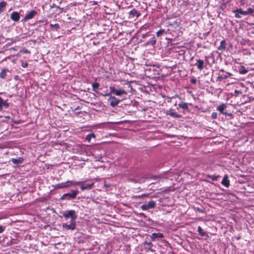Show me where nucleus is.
<instances>
[{"label":"nucleus","instance_id":"obj_1","mask_svg":"<svg viewBox=\"0 0 254 254\" xmlns=\"http://www.w3.org/2000/svg\"><path fill=\"white\" fill-rule=\"evenodd\" d=\"M62 215L66 220H67L69 218H71L70 220H76L77 218L75 211L73 210L64 212L62 213Z\"/></svg>","mask_w":254,"mask_h":254},{"label":"nucleus","instance_id":"obj_2","mask_svg":"<svg viewBox=\"0 0 254 254\" xmlns=\"http://www.w3.org/2000/svg\"><path fill=\"white\" fill-rule=\"evenodd\" d=\"M78 193V191L77 190H71L70 193H64L62 195L61 199H66L69 200L71 199H74L77 194Z\"/></svg>","mask_w":254,"mask_h":254},{"label":"nucleus","instance_id":"obj_3","mask_svg":"<svg viewBox=\"0 0 254 254\" xmlns=\"http://www.w3.org/2000/svg\"><path fill=\"white\" fill-rule=\"evenodd\" d=\"M62 227L64 229L68 230H73L76 228V220H70V224L64 223L62 224Z\"/></svg>","mask_w":254,"mask_h":254},{"label":"nucleus","instance_id":"obj_4","mask_svg":"<svg viewBox=\"0 0 254 254\" xmlns=\"http://www.w3.org/2000/svg\"><path fill=\"white\" fill-rule=\"evenodd\" d=\"M110 89L111 93L115 94L117 96L126 95L127 94V92L122 88L116 89L114 87L111 86Z\"/></svg>","mask_w":254,"mask_h":254},{"label":"nucleus","instance_id":"obj_5","mask_svg":"<svg viewBox=\"0 0 254 254\" xmlns=\"http://www.w3.org/2000/svg\"><path fill=\"white\" fill-rule=\"evenodd\" d=\"M156 205V203L153 200H150L147 204L142 205L140 206L141 209L142 210H147L149 209L153 208Z\"/></svg>","mask_w":254,"mask_h":254},{"label":"nucleus","instance_id":"obj_6","mask_svg":"<svg viewBox=\"0 0 254 254\" xmlns=\"http://www.w3.org/2000/svg\"><path fill=\"white\" fill-rule=\"evenodd\" d=\"M37 14V12L36 10H32L29 12L28 13L26 14L24 20L25 21H28L30 19H32L36 14Z\"/></svg>","mask_w":254,"mask_h":254},{"label":"nucleus","instance_id":"obj_7","mask_svg":"<svg viewBox=\"0 0 254 254\" xmlns=\"http://www.w3.org/2000/svg\"><path fill=\"white\" fill-rule=\"evenodd\" d=\"M108 101L110 102V105L113 107L117 106L120 102V100L114 96H111Z\"/></svg>","mask_w":254,"mask_h":254},{"label":"nucleus","instance_id":"obj_8","mask_svg":"<svg viewBox=\"0 0 254 254\" xmlns=\"http://www.w3.org/2000/svg\"><path fill=\"white\" fill-rule=\"evenodd\" d=\"M227 105L225 104H222L217 108V110L219 111L221 114L225 115H231V114H228L226 112H224V110L226 108Z\"/></svg>","mask_w":254,"mask_h":254},{"label":"nucleus","instance_id":"obj_9","mask_svg":"<svg viewBox=\"0 0 254 254\" xmlns=\"http://www.w3.org/2000/svg\"><path fill=\"white\" fill-rule=\"evenodd\" d=\"M10 18L14 21H18L20 19V14L17 11H13L10 15Z\"/></svg>","mask_w":254,"mask_h":254},{"label":"nucleus","instance_id":"obj_10","mask_svg":"<svg viewBox=\"0 0 254 254\" xmlns=\"http://www.w3.org/2000/svg\"><path fill=\"white\" fill-rule=\"evenodd\" d=\"M167 115H170L173 118H179L181 117L180 115L176 112H174L172 109H169L166 112Z\"/></svg>","mask_w":254,"mask_h":254},{"label":"nucleus","instance_id":"obj_11","mask_svg":"<svg viewBox=\"0 0 254 254\" xmlns=\"http://www.w3.org/2000/svg\"><path fill=\"white\" fill-rule=\"evenodd\" d=\"M2 107L5 108H8L9 104L7 103V100L4 101L1 97H0V110H2Z\"/></svg>","mask_w":254,"mask_h":254},{"label":"nucleus","instance_id":"obj_12","mask_svg":"<svg viewBox=\"0 0 254 254\" xmlns=\"http://www.w3.org/2000/svg\"><path fill=\"white\" fill-rule=\"evenodd\" d=\"M94 183H92L91 184H83L80 186L81 190H91L92 187H93Z\"/></svg>","mask_w":254,"mask_h":254},{"label":"nucleus","instance_id":"obj_13","mask_svg":"<svg viewBox=\"0 0 254 254\" xmlns=\"http://www.w3.org/2000/svg\"><path fill=\"white\" fill-rule=\"evenodd\" d=\"M229 183H230V181L228 179V177L227 175H225L222 182H221V184L224 185L225 187H228L230 185L229 184Z\"/></svg>","mask_w":254,"mask_h":254},{"label":"nucleus","instance_id":"obj_14","mask_svg":"<svg viewBox=\"0 0 254 254\" xmlns=\"http://www.w3.org/2000/svg\"><path fill=\"white\" fill-rule=\"evenodd\" d=\"M65 183L67 188L72 185H76L82 183L81 182H74L73 181H68Z\"/></svg>","mask_w":254,"mask_h":254},{"label":"nucleus","instance_id":"obj_15","mask_svg":"<svg viewBox=\"0 0 254 254\" xmlns=\"http://www.w3.org/2000/svg\"><path fill=\"white\" fill-rule=\"evenodd\" d=\"M129 15L133 17H138L140 15V13L135 9H133L129 12Z\"/></svg>","mask_w":254,"mask_h":254},{"label":"nucleus","instance_id":"obj_16","mask_svg":"<svg viewBox=\"0 0 254 254\" xmlns=\"http://www.w3.org/2000/svg\"><path fill=\"white\" fill-rule=\"evenodd\" d=\"M226 48V41L223 40H222L220 42V45L217 47V49L219 51H222L225 50Z\"/></svg>","mask_w":254,"mask_h":254},{"label":"nucleus","instance_id":"obj_17","mask_svg":"<svg viewBox=\"0 0 254 254\" xmlns=\"http://www.w3.org/2000/svg\"><path fill=\"white\" fill-rule=\"evenodd\" d=\"M197 63L198 64L197 66V68L200 70H202L203 68V61L200 59H198L197 60Z\"/></svg>","mask_w":254,"mask_h":254},{"label":"nucleus","instance_id":"obj_18","mask_svg":"<svg viewBox=\"0 0 254 254\" xmlns=\"http://www.w3.org/2000/svg\"><path fill=\"white\" fill-rule=\"evenodd\" d=\"M23 159L21 157H19L18 159L12 158L11 162L16 165L18 164L19 163H21L22 162Z\"/></svg>","mask_w":254,"mask_h":254},{"label":"nucleus","instance_id":"obj_19","mask_svg":"<svg viewBox=\"0 0 254 254\" xmlns=\"http://www.w3.org/2000/svg\"><path fill=\"white\" fill-rule=\"evenodd\" d=\"M178 106L179 107L185 110H187L188 109V104L187 103L181 102L178 104Z\"/></svg>","mask_w":254,"mask_h":254},{"label":"nucleus","instance_id":"obj_20","mask_svg":"<svg viewBox=\"0 0 254 254\" xmlns=\"http://www.w3.org/2000/svg\"><path fill=\"white\" fill-rule=\"evenodd\" d=\"M6 5V2L5 1H1L0 2V14L3 11V9Z\"/></svg>","mask_w":254,"mask_h":254},{"label":"nucleus","instance_id":"obj_21","mask_svg":"<svg viewBox=\"0 0 254 254\" xmlns=\"http://www.w3.org/2000/svg\"><path fill=\"white\" fill-rule=\"evenodd\" d=\"M7 69L6 68H3L0 73V77L1 78H4L6 75Z\"/></svg>","mask_w":254,"mask_h":254},{"label":"nucleus","instance_id":"obj_22","mask_svg":"<svg viewBox=\"0 0 254 254\" xmlns=\"http://www.w3.org/2000/svg\"><path fill=\"white\" fill-rule=\"evenodd\" d=\"M248 72V70L246 69L244 66H241L239 69V73L240 74H246Z\"/></svg>","mask_w":254,"mask_h":254},{"label":"nucleus","instance_id":"obj_23","mask_svg":"<svg viewBox=\"0 0 254 254\" xmlns=\"http://www.w3.org/2000/svg\"><path fill=\"white\" fill-rule=\"evenodd\" d=\"M233 12L239 13L240 14L244 15H247V12H246V11L243 10L241 8L237 9L236 10H235Z\"/></svg>","mask_w":254,"mask_h":254},{"label":"nucleus","instance_id":"obj_24","mask_svg":"<svg viewBox=\"0 0 254 254\" xmlns=\"http://www.w3.org/2000/svg\"><path fill=\"white\" fill-rule=\"evenodd\" d=\"M92 86L93 90L96 92L99 87V84L97 82H94L92 84Z\"/></svg>","mask_w":254,"mask_h":254},{"label":"nucleus","instance_id":"obj_25","mask_svg":"<svg viewBox=\"0 0 254 254\" xmlns=\"http://www.w3.org/2000/svg\"><path fill=\"white\" fill-rule=\"evenodd\" d=\"M50 27H51V28L52 29H55V30L56 31L58 30V29L60 28V25L58 23L57 24H50Z\"/></svg>","mask_w":254,"mask_h":254},{"label":"nucleus","instance_id":"obj_26","mask_svg":"<svg viewBox=\"0 0 254 254\" xmlns=\"http://www.w3.org/2000/svg\"><path fill=\"white\" fill-rule=\"evenodd\" d=\"M198 232L199 234L202 236H204L206 235L205 233L203 231V229L201 228V227L200 226H199L198 227Z\"/></svg>","mask_w":254,"mask_h":254},{"label":"nucleus","instance_id":"obj_27","mask_svg":"<svg viewBox=\"0 0 254 254\" xmlns=\"http://www.w3.org/2000/svg\"><path fill=\"white\" fill-rule=\"evenodd\" d=\"M57 188H60V189H63V188H67V187L66 186L65 183H62L58 184L57 185Z\"/></svg>","mask_w":254,"mask_h":254},{"label":"nucleus","instance_id":"obj_28","mask_svg":"<svg viewBox=\"0 0 254 254\" xmlns=\"http://www.w3.org/2000/svg\"><path fill=\"white\" fill-rule=\"evenodd\" d=\"M153 236L155 238H163V234L162 233H153Z\"/></svg>","mask_w":254,"mask_h":254},{"label":"nucleus","instance_id":"obj_29","mask_svg":"<svg viewBox=\"0 0 254 254\" xmlns=\"http://www.w3.org/2000/svg\"><path fill=\"white\" fill-rule=\"evenodd\" d=\"M164 33H165V30L164 29H161L156 32V35L158 37H159V36H161Z\"/></svg>","mask_w":254,"mask_h":254},{"label":"nucleus","instance_id":"obj_30","mask_svg":"<svg viewBox=\"0 0 254 254\" xmlns=\"http://www.w3.org/2000/svg\"><path fill=\"white\" fill-rule=\"evenodd\" d=\"M95 137V135L93 133L89 134L86 137V140L90 141L91 137Z\"/></svg>","mask_w":254,"mask_h":254},{"label":"nucleus","instance_id":"obj_31","mask_svg":"<svg viewBox=\"0 0 254 254\" xmlns=\"http://www.w3.org/2000/svg\"><path fill=\"white\" fill-rule=\"evenodd\" d=\"M156 42V40L154 38H153L152 39L150 40L148 42V43L149 44H151V45L153 46L155 44Z\"/></svg>","mask_w":254,"mask_h":254},{"label":"nucleus","instance_id":"obj_32","mask_svg":"<svg viewBox=\"0 0 254 254\" xmlns=\"http://www.w3.org/2000/svg\"><path fill=\"white\" fill-rule=\"evenodd\" d=\"M56 7L60 9V11L59 12V13H62L63 10V8H60L59 6H57L55 3H53L52 5H51V8Z\"/></svg>","mask_w":254,"mask_h":254},{"label":"nucleus","instance_id":"obj_33","mask_svg":"<svg viewBox=\"0 0 254 254\" xmlns=\"http://www.w3.org/2000/svg\"><path fill=\"white\" fill-rule=\"evenodd\" d=\"M246 12H247V15H248L249 14L253 13L254 12V10L253 8L250 7L248 8L247 10H246Z\"/></svg>","mask_w":254,"mask_h":254},{"label":"nucleus","instance_id":"obj_34","mask_svg":"<svg viewBox=\"0 0 254 254\" xmlns=\"http://www.w3.org/2000/svg\"><path fill=\"white\" fill-rule=\"evenodd\" d=\"M212 119H216L217 117V113L216 112H213L212 114H211V116Z\"/></svg>","mask_w":254,"mask_h":254},{"label":"nucleus","instance_id":"obj_35","mask_svg":"<svg viewBox=\"0 0 254 254\" xmlns=\"http://www.w3.org/2000/svg\"><path fill=\"white\" fill-rule=\"evenodd\" d=\"M5 229V227L0 225V234L2 233L4 231Z\"/></svg>","mask_w":254,"mask_h":254},{"label":"nucleus","instance_id":"obj_36","mask_svg":"<svg viewBox=\"0 0 254 254\" xmlns=\"http://www.w3.org/2000/svg\"><path fill=\"white\" fill-rule=\"evenodd\" d=\"M20 52H22L23 53H25V54H29L30 53V52L27 49L21 50Z\"/></svg>","mask_w":254,"mask_h":254},{"label":"nucleus","instance_id":"obj_37","mask_svg":"<svg viewBox=\"0 0 254 254\" xmlns=\"http://www.w3.org/2000/svg\"><path fill=\"white\" fill-rule=\"evenodd\" d=\"M190 82L191 83H193V84H195L196 82V80L195 78H191L190 79Z\"/></svg>","mask_w":254,"mask_h":254},{"label":"nucleus","instance_id":"obj_38","mask_svg":"<svg viewBox=\"0 0 254 254\" xmlns=\"http://www.w3.org/2000/svg\"><path fill=\"white\" fill-rule=\"evenodd\" d=\"M234 13H235V16L236 18H241V16L240 15V13H237V12H234Z\"/></svg>","mask_w":254,"mask_h":254},{"label":"nucleus","instance_id":"obj_39","mask_svg":"<svg viewBox=\"0 0 254 254\" xmlns=\"http://www.w3.org/2000/svg\"><path fill=\"white\" fill-rule=\"evenodd\" d=\"M147 245L149 246V250H150L151 251H153L151 249V247L152 246V244L151 243V242H149L148 243H147Z\"/></svg>","mask_w":254,"mask_h":254},{"label":"nucleus","instance_id":"obj_40","mask_svg":"<svg viewBox=\"0 0 254 254\" xmlns=\"http://www.w3.org/2000/svg\"><path fill=\"white\" fill-rule=\"evenodd\" d=\"M28 65L27 63H22V66L23 67H26Z\"/></svg>","mask_w":254,"mask_h":254},{"label":"nucleus","instance_id":"obj_41","mask_svg":"<svg viewBox=\"0 0 254 254\" xmlns=\"http://www.w3.org/2000/svg\"><path fill=\"white\" fill-rule=\"evenodd\" d=\"M235 93L236 94H239V93H240V92L239 91H238V90H236L235 91Z\"/></svg>","mask_w":254,"mask_h":254},{"label":"nucleus","instance_id":"obj_42","mask_svg":"<svg viewBox=\"0 0 254 254\" xmlns=\"http://www.w3.org/2000/svg\"><path fill=\"white\" fill-rule=\"evenodd\" d=\"M10 50H14V51H16V49H15V48L14 47H12L10 49Z\"/></svg>","mask_w":254,"mask_h":254},{"label":"nucleus","instance_id":"obj_43","mask_svg":"<svg viewBox=\"0 0 254 254\" xmlns=\"http://www.w3.org/2000/svg\"><path fill=\"white\" fill-rule=\"evenodd\" d=\"M143 182H144L143 180V179H142V180H140L139 181V182L140 183H143Z\"/></svg>","mask_w":254,"mask_h":254},{"label":"nucleus","instance_id":"obj_44","mask_svg":"<svg viewBox=\"0 0 254 254\" xmlns=\"http://www.w3.org/2000/svg\"><path fill=\"white\" fill-rule=\"evenodd\" d=\"M142 196H143V195H138V196H137V197H138V198H140V197H141Z\"/></svg>","mask_w":254,"mask_h":254},{"label":"nucleus","instance_id":"obj_45","mask_svg":"<svg viewBox=\"0 0 254 254\" xmlns=\"http://www.w3.org/2000/svg\"><path fill=\"white\" fill-rule=\"evenodd\" d=\"M6 118L9 119V117H6Z\"/></svg>","mask_w":254,"mask_h":254},{"label":"nucleus","instance_id":"obj_46","mask_svg":"<svg viewBox=\"0 0 254 254\" xmlns=\"http://www.w3.org/2000/svg\"><path fill=\"white\" fill-rule=\"evenodd\" d=\"M1 117H2V116H0V118H1Z\"/></svg>","mask_w":254,"mask_h":254}]
</instances>
